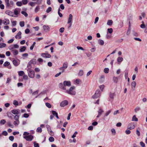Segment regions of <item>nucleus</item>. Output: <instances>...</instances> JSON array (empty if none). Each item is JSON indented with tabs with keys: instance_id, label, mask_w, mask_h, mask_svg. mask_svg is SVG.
<instances>
[{
	"instance_id": "nucleus-1",
	"label": "nucleus",
	"mask_w": 147,
	"mask_h": 147,
	"mask_svg": "<svg viewBox=\"0 0 147 147\" xmlns=\"http://www.w3.org/2000/svg\"><path fill=\"white\" fill-rule=\"evenodd\" d=\"M23 138L28 141H31L34 138V136L32 135H29V133L27 132H24L23 134Z\"/></svg>"
},
{
	"instance_id": "nucleus-2",
	"label": "nucleus",
	"mask_w": 147,
	"mask_h": 147,
	"mask_svg": "<svg viewBox=\"0 0 147 147\" xmlns=\"http://www.w3.org/2000/svg\"><path fill=\"white\" fill-rule=\"evenodd\" d=\"M75 87L74 86L71 87L69 90H66L65 92L67 94L71 95H74L76 94V92L75 90Z\"/></svg>"
},
{
	"instance_id": "nucleus-3",
	"label": "nucleus",
	"mask_w": 147,
	"mask_h": 147,
	"mask_svg": "<svg viewBox=\"0 0 147 147\" xmlns=\"http://www.w3.org/2000/svg\"><path fill=\"white\" fill-rule=\"evenodd\" d=\"M28 68V69H27V71L29 77L31 78H33L35 76L34 71L31 69V68Z\"/></svg>"
},
{
	"instance_id": "nucleus-4",
	"label": "nucleus",
	"mask_w": 147,
	"mask_h": 147,
	"mask_svg": "<svg viewBox=\"0 0 147 147\" xmlns=\"http://www.w3.org/2000/svg\"><path fill=\"white\" fill-rule=\"evenodd\" d=\"M5 5L7 7L10 8L11 7L14 5V3L12 1H11L9 2V0H5Z\"/></svg>"
},
{
	"instance_id": "nucleus-5",
	"label": "nucleus",
	"mask_w": 147,
	"mask_h": 147,
	"mask_svg": "<svg viewBox=\"0 0 147 147\" xmlns=\"http://www.w3.org/2000/svg\"><path fill=\"white\" fill-rule=\"evenodd\" d=\"M36 63V60L35 59H33L31 60L28 63L27 67L30 68L32 67V64H35Z\"/></svg>"
},
{
	"instance_id": "nucleus-6",
	"label": "nucleus",
	"mask_w": 147,
	"mask_h": 147,
	"mask_svg": "<svg viewBox=\"0 0 147 147\" xmlns=\"http://www.w3.org/2000/svg\"><path fill=\"white\" fill-rule=\"evenodd\" d=\"M63 85L64 86L63 88V90H65V86H67L68 87L70 86L71 85V83L70 81H65L63 82Z\"/></svg>"
},
{
	"instance_id": "nucleus-7",
	"label": "nucleus",
	"mask_w": 147,
	"mask_h": 147,
	"mask_svg": "<svg viewBox=\"0 0 147 147\" xmlns=\"http://www.w3.org/2000/svg\"><path fill=\"white\" fill-rule=\"evenodd\" d=\"M19 48V46L17 44H12L10 45L8 47L9 50H13L15 49H18Z\"/></svg>"
},
{
	"instance_id": "nucleus-8",
	"label": "nucleus",
	"mask_w": 147,
	"mask_h": 147,
	"mask_svg": "<svg viewBox=\"0 0 147 147\" xmlns=\"http://www.w3.org/2000/svg\"><path fill=\"white\" fill-rule=\"evenodd\" d=\"M101 92L99 90H96L94 95L92 96V97L93 98H96L100 96Z\"/></svg>"
},
{
	"instance_id": "nucleus-9",
	"label": "nucleus",
	"mask_w": 147,
	"mask_h": 147,
	"mask_svg": "<svg viewBox=\"0 0 147 147\" xmlns=\"http://www.w3.org/2000/svg\"><path fill=\"white\" fill-rule=\"evenodd\" d=\"M135 124L134 123H130L128 126V129L131 130L134 129L135 127Z\"/></svg>"
},
{
	"instance_id": "nucleus-10",
	"label": "nucleus",
	"mask_w": 147,
	"mask_h": 147,
	"mask_svg": "<svg viewBox=\"0 0 147 147\" xmlns=\"http://www.w3.org/2000/svg\"><path fill=\"white\" fill-rule=\"evenodd\" d=\"M20 111L18 109H13L11 111V113L15 115H18Z\"/></svg>"
},
{
	"instance_id": "nucleus-11",
	"label": "nucleus",
	"mask_w": 147,
	"mask_h": 147,
	"mask_svg": "<svg viewBox=\"0 0 147 147\" xmlns=\"http://www.w3.org/2000/svg\"><path fill=\"white\" fill-rule=\"evenodd\" d=\"M68 104V102L67 100H65L62 101L60 104V105L61 107H63L67 105Z\"/></svg>"
},
{
	"instance_id": "nucleus-12",
	"label": "nucleus",
	"mask_w": 147,
	"mask_h": 147,
	"mask_svg": "<svg viewBox=\"0 0 147 147\" xmlns=\"http://www.w3.org/2000/svg\"><path fill=\"white\" fill-rule=\"evenodd\" d=\"M41 55L42 57L45 58H49L51 57V55L48 53H42Z\"/></svg>"
},
{
	"instance_id": "nucleus-13",
	"label": "nucleus",
	"mask_w": 147,
	"mask_h": 147,
	"mask_svg": "<svg viewBox=\"0 0 147 147\" xmlns=\"http://www.w3.org/2000/svg\"><path fill=\"white\" fill-rule=\"evenodd\" d=\"M21 34L22 33L21 32L19 31V32L15 36V38L18 39H20L21 38Z\"/></svg>"
},
{
	"instance_id": "nucleus-14",
	"label": "nucleus",
	"mask_w": 147,
	"mask_h": 147,
	"mask_svg": "<svg viewBox=\"0 0 147 147\" xmlns=\"http://www.w3.org/2000/svg\"><path fill=\"white\" fill-rule=\"evenodd\" d=\"M5 13L6 14L12 17H13L14 14L13 12L9 10H7L5 11Z\"/></svg>"
},
{
	"instance_id": "nucleus-15",
	"label": "nucleus",
	"mask_w": 147,
	"mask_h": 147,
	"mask_svg": "<svg viewBox=\"0 0 147 147\" xmlns=\"http://www.w3.org/2000/svg\"><path fill=\"white\" fill-rule=\"evenodd\" d=\"M21 9L20 8H16L14 10V14L16 15H17L21 11Z\"/></svg>"
},
{
	"instance_id": "nucleus-16",
	"label": "nucleus",
	"mask_w": 147,
	"mask_h": 147,
	"mask_svg": "<svg viewBox=\"0 0 147 147\" xmlns=\"http://www.w3.org/2000/svg\"><path fill=\"white\" fill-rule=\"evenodd\" d=\"M73 18V16L71 14H70L69 15V18L68 19V21L67 22L68 24H69L71 22Z\"/></svg>"
},
{
	"instance_id": "nucleus-17",
	"label": "nucleus",
	"mask_w": 147,
	"mask_h": 147,
	"mask_svg": "<svg viewBox=\"0 0 147 147\" xmlns=\"http://www.w3.org/2000/svg\"><path fill=\"white\" fill-rule=\"evenodd\" d=\"M3 24L5 25H8L10 23V22L9 19H5L3 20Z\"/></svg>"
},
{
	"instance_id": "nucleus-18",
	"label": "nucleus",
	"mask_w": 147,
	"mask_h": 147,
	"mask_svg": "<svg viewBox=\"0 0 147 147\" xmlns=\"http://www.w3.org/2000/svg\"><path fill=\"white\" fill-rule=\"evenodd\" d=\"M10 50L11 51L12 53L14 55H16L18 54V52L17 50L15 49L13 50Z\"/></svg>"
},
{
	"instance_id": "nucleus-19",
	"label": "nucleus",
	"mask_w": 147,
	"mask_h": 147,
	"mask_svg": "<svg viewBox=\"0 0 147 147\" xmlns=\"http://www.w3.org/2000/svg\"><path fill=\"white\" fill-rule=\"evenodd\" d=\"M43 28L44 30L48 31H49L50 28L48 26L44 25L43 26Z\"/></svg>"
},
{
	"instance_id": "nucleus-20",
	"label": "nucleus",
	"mask_w": 147,
	"mask_h": 147,
	"mask_svg": "<svg viewBox=\"0 0 147 147\" xmlns=\"http://www.w3.org/2000/svg\"><path fill=\"white\" fill-rule=\"evenodd\" d=\"M13 63L14 65L16 66H18L20 64L19 61L16 60H13Z\"/></svg>"
},
{
	"instance_id": "nucleus-21",
	"label": "nucleus",
	"mask_w": 147,
	"mask_h": 147,
	"mask_svg": "<svg viewBox=\"0 0 147 147\" xmlns=\"http://www.w3.org/2000/svg\"><path fill=\"white\" fill-rule=\"evenodd\" d=\"M68 63L66 62H65L63 63L62 67L63 68H64V69H66L68 67Z\"/></svg>"
},
{
	"instance_id": "nucleus-22",
	"label": "nucleus",
	"mask_w": 147,
	"mask_h": 147,
	"mask_svg": "<svg viewBox=\"0 0 147 147\" xmlns=\"http://www.w3.org/2000/svg\"><path fill=\"white\" fill-rule=\"evenodd\" d=\"M131 85L132 89L135 88L136 85V82L135 81L132 82L131 83Z\"/></svg>"
},
{
	"instance_id": "nucleus-23",
	"label": "nucleus",
	"mask_w": 147,
	"mask_h": 147,
	"mask_svg": "<svg viewBox=\"0 0 147 147\" xmlns=\"http://www.w3.org/2000/svg\"><path fill=\"white\" fill-rule=\"evenodd\" d=\"M113 23V21L112 20H108L107 23V24L108 25L111 26Z\"/></svg>"
},
{
	"instance_id": "nucleus-24",
	"label": "nucleus",
	"mask_w": 147,
	"mask_h": 147,
	"mask_svg": "<svg viewBox=\"0 0 147 147\" xmlns=\"http://www.w3.org/2000/svg\"><path fill=\"white\" fill-rule=\"evenodd\" d=\"M26 49V47L25 46L21 47L20 51V52H23Z\"/></svg>"
},
{
	"instance_id": "nucleus-25",
	"label": "nucleus",
	"mask_w": 147,
	"mask_h": 147,
	"mask_svg": "<svg viewBox=\"0 0 147 147\" xmlns=\"http://www.w3.org/2000/svg\"><path fill=\"white\" fill-rule=\"evenodd\" d=\"M80 81L81 80L80 79H77L74 80V83L75 84H79Z\"/></svg>"
},
{
	"instance_id": "nucleus-26",
	"label": "nucleus",
	"mask_w": 147,
	"mask_h": 147,
	"mask_svg": "<svg viewBox=\"0 0 147 147\" xmlns=\"http://www.w3.org/2000/svg\"><path fill=\"white\" fill-rule=\"evenodd\" d=\"M113 80L114 82L117 83L118 81V78L114 76L113 78Z\"/></svg>"
},
{
	"instance_id": "nucleus-27",
	"label": "nucleus",
	"mask_w": 147,
	"mask_h": 147,
	"mask_svg": "<svg viewBox=\"0 0 147 147\" xmlns=\"http://www.w3.org/2000/svg\"><path fill=\"white\" fill-rule=\"evenodd\" d=\"M140 127H138L137 128L136 131V134L138 136H140Z\"/></svg>"
},
{
	"instance_id": "nucleus-28",
	"label": "nucleus",
	"mask_w": 147,
	"mask_h": 147,
	"mask_svg": "<svg viewBox=\"0 0 147 147\" xmlns=\"http://www.w3.org/2000/svg\"><path fill=\"white\" fill-rule=\"evenodd\" d=\"M111 110H110L107 111L105 113V116L106 117L108 116L111 112Z\"/></svg>"
},
{
	"instance_id": "nucleus-29",
	"label": "nucleus",
	"mask_w": 147,
	"mask_h": 147,
	"mask_svg": "<svg viewBox=\"0 0 147 147\" xmlns=\"http://www.w3.org/2000/svg\"><path fill=\"white\" fill-rule=\"evenodd\" d=\"M84 74V71L82 70H80L78 73V75L80 76H82Z\"/></svg>"
},
{
	"instance_id": "nucleus-30",
	"label": "nucleus",
	"mask_w": 147,
	"mask_h": 147,
	"mask_svg": "<svg viewBox=\"0 0 147 147\" xmlns=\"http://www.w3.org/2000/svg\"><path fill=\"white\" fill-rule=\"evenodd\" d=\"M115 96V94L114 93H111L109 95V97L113 99Z\"/></svg>"
},
{
	"instance_id": "nucleus-31",
	"label": "nucleus",
	"mask_w": 147,
	"mask_h": 147,
	"mask_svg": "<svg viewBox=\"0 0 147 147\" xmlns=\"http://www.w3.org/2000/svg\"><path fill=\"white\" fill-rule=\"evenodd\" d=\"M123 59L121 57H119L117 59V62L119 63L121 62L123 60Z\"/></svg>"
},
{
	"instance_id": "nucleus-32",
	"label": "nucleus",
	"mask_w": 147,
	"mask_h": 147,
	"mask_svg": "<svg viewBox=\"0 0 147 147\" xmlns=\"http://www.w3.org/2000/svg\"><path fill=\"white\" fill-rule=\"evenodd\" d=\"M98 44L101 45H102L104 44V42L102 40L99 39L98 40Z\"/></svg>"
},
{
	"instance_id": "nucleus-33",
	"label": "nucleus",
	"mask_w": 147,
	"mask_h": 147,
	"mask_svg": "<svg viewBox=\"0 0 147 147\" xmlns=\"http://www.w3.org/2000/svg\"><path fill=\"white\" fill-rule=\"evenodd\" d=\"M18 74L19 76H22L24 75V71H21L18 72Z\"/></svg>"
},
{
	"instance_id": "nucleus-34",
	"label": "nucleus",
	"mask_w": 147,
	"mask_h": 147,
	"mask_svg": "<svg viewBox=\"0 0 147 147\" xmlns=\"http://www.w3.org/2000/svg\"><path fill=\"white\" fill-rule=\"evenodd\" d=\"M16 5H17L19 7H20L22 5V1H17L16 3Z\"/></svg>"
},
{
	"instance_id": "nucleus-35",
	"label": "nucleus",
	"mask_w": 147,
	"mask_h": 147,
	"mask_svg": "<svg viewBox=\"0 0 147 147\" xmlns=\"http://www.w3.org/2000/svg\"><path fill=\"white\" fill-rule=\"evenodd\" d=\"M7 123L9 127H10L11 128H13L14 127L13 125V124H11L10 121H8L7 122Z\"/></svg>"
},
{
	"instance_id": "nucleus-36",
	"label": "nucleus",
	"mask_w": 147,
	"mask_h": 147,
	"mask_svg": "<svg viewBox=\"0 0 147 147\" xmlns=\"http://www.w3.org/2000/svg\"><path fill=\"white\" fill-rule=\"evenodd\" d=\"M103 112V111L101 108H99L98 111V114L100 115H101L102 113Z\"/></svg>"
},
{
	"instance_id": "nucleus-37",
	"label": "nucleus",
	"mask_w": 147,
	"mask_h": 147,
	"mask_svg": "<svg viewBox=\"0 0 147 147\" xmlns=\"http://www.w3.org/2000/svg\"><path fill=\"white\" fill-rule=\"evenodd\" d=\"M13 124L16 126H17L20 123L19 121H16L13 122Z\"/></svg>"
},
{
	"instance_id": "nucleus-38",
	"label": "nucleus",
	"mask_w": 147,
	"mask_h": 147,
	"mask_svg": "<svg viewBox=\"0 0 147 147\" xmlns=\"http://www.w3.org/2000/svg\"><path fill=\"white\" fill-rule=\"evenodd\" d=\"M132 121H138V118L136 117L135 115H134L132 117Z\"/></svg>"
},
{
	"instance_id": "nucleus-39",
	"label": "nucleus",
	"mask_w": 147,
	"mask_h": 147,
	"mask_svg": "<svg viewBox=\"0 0 147 147\" xmlns=\"http://www.w3.org/2000/svg\"><path fill=\"white\" fill-rule=\"evenodd\" d=\"M40 9V8L39 6H37L36 7L35 9V12L36 13H37V12H38L39 11Z\"/></svg>"
},
{
	"instance_id": "nucleus-40",
	"label": "nucleus",
	"mask_w": 147,
	"mask_h": 147,
	"mask_svg": "<svg viewBox=\"0 0 147 147\" xmlns=\"http://www.w3.org/2000/svg\"><path fill=\"white\" fill-rule=\"evenodd\" d=\"M20 25L21 27H23L24 26L25 23L23 21H21L20 22Z\"/></svg>"
},
{
	"instance_id": "nucleus-41",
	"label": "nucleus",
	"mask_w": 147,
	"mask_h": 147,
	"mask_svg": "<svg viewBox=\"0 0 147 147\" xmlns=\"http://www.w3.org/2000/svg\"><path fill=\"white\" fill-rule=\"evenodd\" d=\"M20 116L18 115H16L14 116V119L16 121H19Z\"/></svg>"
},
{
	"instance_id": "nucleus-42",
	"label": "nucleus",
	"mask_w": 147,
	"mask_h": 147,
	"mask_svg": "<svg viewBox=\"0 0 147 147\" xmlns=\"http://www.w3.org/2000/svg\"><path fill=\"white\" fill-rule=\"evenodd\" d=\"M6 46L5 44L4 43H1L0 44V48H2L5 47Z\"/></svg>"
},
{
	"instance_id": "nucleus-43",
	"label": "nucleus",
	"mask_w": 147,
	"mask_h": 147,
	"mask_svg": "<svg viewBox=\"0 0 147 147\" xmlns=\"http://www.w3.org/2000/svg\"><path fill=\"white\" fill-rule=\"evenodd\" d=\"M128 73L127 70L125 71L124 74L125 78V79H127L128 78Z\"/></svg>"
},
{
	"instance_id": "nucleus-44",
	"label": "nucleus",
	"mask_w": 147,
	"mask_h": 147,
	"mask_svg": "<svg viewBox=\"0 0 147 147\" xmlns=\"http://www.w3.org/2000/svg\"><path fill=\"white\" fill-rule=\"evenodd\" d=\"M21 13L24 15L26 17H27L28 16V14L27 13L24 11H22Z\"/></svg>"
},
{
	"instance_id": "nucleus-45",
	"label": "nucleus",
	"mask_w": 147,
	"mask_h": 147,
	"mask_svg": "<svg viewBox=\"0 0 147 147\" xmlns=\"http://www.w3.org/2000/svg\"><path fill=\"white\" fill-rule=\"evenodd\" d=\"M52 10V8L51 7H49L46 10V12L47 13H49Z\"/></svg>"
},
{
	"instance_id": "nucleus-46",
	"label": "nucleus",
	"mask_w": 147,
	"mask_h": 147,
	"mask_svg": "<svg viewBox=\"0 0 147 147\" xmlns=\"http://www.w3.org/2000/svg\"><path fill=\"white\" fill-rule=\"evenodd\" d=\"M22 5H26L28 3V1L27 0H22Z\"/></svg>"
},
{
	"instance_id": "nucleus-47",
	"label": "nucleus",
	"mask_w": 147,
	"mask_h": 147,
	"mask_svg": "<svg viewBox=\"0 0 147 147\" xmlns=\"http://www.w3.org/2000/svg\"><path fill=\"white\" fill-rule=\"evenodd\" d=\"M7 115L8 117L11 118V119H12V117L11 116V114L10 112H7Z\"/></svg>"
},
{
	"instance_id": "nucleus-48",
	"label": "nucleus",
	"mask_w": 147,
	"mask_h": 147,
	"mask_svg": "<svg viewBox=\"0 0 147 147\" xmlns=\"http://www.w3.org/2000/svg\"><path fill=\"white\" fill-rule=\"evenodd\" d=\"M49 134L51 136H53L54 135V133L51 130V129L50 130L48 131Z\"/></svg>"
},
{
	"instance_id": "nucleus-49",
	"label": "nucleus",
	"mask_w": 147,
	"mask_h": 147,
	"mask_svg": "<svg viewBox=\"0 0 147 147\" xmlns=\"http://www.w3.org/2000/svg\"><path fill=\"white\" fill-rule=\"evenodd\" d=\"M109 69L108 68H105L104 70V71L105 73H108L109 72Z\"/></svg>"
},
{
	"instance_id": "nucleus-50",
	"label": "nucleus",
	"mask_w": 147,
	"mask_h": 147,
	"mask_svg": "<svg viewBox=\"0 0 147 147\" xmlns=\"http://www.w3.org/2000/svg\"><path fill=\"white\" fill-rule=\"evenodd\" d=\"M46 106L48 108H51V105L49 103L47 102L45 103Z\"/></svg>"
},
{
	"instance_id": "nucleus-51",
	"label": "nucleus",
	"mask_w": 147,
	"mask_h": 147,
	"mask_svg": "<svg viewBox=\"0 0 147 147\" xmlns=\"http://www.w3.org/2000/svg\"><path fill=\"white\" fill-rule=\"evenodd\" d=\"M49 140L50 142H52L54 141V139L52 137H50L49 138Z\"/></svg>"
},
{
	"instance_id": "nucleus-52",
	"label": "nucleus",
	"mask_w": 147,
	"mask_h": 147,
	"mask_svg": "<svg viewBox=\"0 0 147 147\" xmlns=\"http://www.w3.org/2000/svg\"><path fill=\"white\" fill-rule=\"evenodd\" d=\"M10 64V63L8 61H6L3 64V65L5 66H7L9 65Z\"/></svg>"
},
{
	"instance_id": "nucleus-53",
	"label": "nucleus",
	"mask_w": 147,
	"mask_h": 147,
	"mask_svg": "<svg viewBox=\"0 0 147 147\" xmlns=\"http://www.w3.org/2000/svg\"><path fill=\"white\" fill-rule=\"evenodd\" d=\"M36 131L38 132H41L42 131L41 128V127H38L36 129Z\"/></svg>"
},
{
	"instance_id": "nucleus-54",
	"label": "nucleus",
	"mask_w": 147,
	"mask_h": 147,
	"mask_svg": "<svg viewBox=\"0 0 147 147\" xmlns=\"http://www.w3.org/2000/svg\"><path fill=\"white\" fill-rule=\"evenodd\" d=\"M132 33L133 35L135 36H138V34L134 30L132 31Z\"/></svg>"
},
{
	"instance_id": "nucleus-55",
	"label": "nucleus",
	"mask_w": 147,
	"mask_h": 147,
	"mask_svg": "<svg viewBox=\"0 0 147 147\" xmlns=\"http://www.w3.org/2000/svg\"><path fill=\"white\" fill-rule=\"evenodd\" d=\"M142 24L140 25V27L141 28L143 29L145 27V25L144 24V22L142 21Z\"/></svg>"
},
{
	"instance_id": "nucleus-56",
	"label": "nucleus",
	"mask_w": 147,
	"mask_h": 147,
	"mask_svg": "<svg viewBox=\"0 0 147 147\" xmlns=\"http://www.w3.org/2000/svg\"><path fill=\"white\" fill-rule=\"evenodd\" d=\"M6 121L5 119H2L1 120L0 123L1 124L4 125L6 123Z\"/></svg>"
},
{
	"instance_id": "nucleus-57",
	"label": "nucleus",
	"mask_w": 147,
	"mask_h": 147,
	"mask_svg": "<svg viewBox=\"0 0 147 147\" xmlns=\"http://www.w3.org/2000/svg\"><path fill=\"white\" fill-rule=\"evenodd\" d=\"M108 33L109 32L110 34H111L113 32V30L112 28H108L107 29Z\"/></svg>"
},
{
	"instance_id": "nucleus-58",
	"label": "nucleus",
	"mask_w": 147,
	"mask_h": 147,
	"mask_svg": "<svg viewBox=\"0 0 147 147\" xmlns=\"http://www.w3.org/2000/svg\"><path fill=\"white\" fill-rule=\"evenodd\" d=\"M2 135H4L5 136H7L8 135V133L7 131H4L2 132Z\"/></svg>"
},
{
	"instance_id": "nucleus-59",
	"label": "nucleus",
	"mask_w": 147,
	"mask_h": 147,
	"mask_svg": "<svg viewBox=\"0 0 147 147\" xmlns=\"http://www.w3.org/2000/svg\"><path fill=\"white\" fill-rule=\"evenodd\" d=\"M99 87L100 89L102 91L105 87V86L104 85H102L99 86Z\"/></svg>"
},
{
	"instance_id": "nucleus-60",
	"label": "nucleus",
	"mask_w": 147,
	"mask_h": 147,
	"mask_svg": "<svg viewBox=\"0 0 147 147\" xmlns=\"http://www.w3.org/2000/svg\"><path fill=\"white\" fill-rule=\"evenodd\" d=\"M51 112L53 115L54 116H56V115H57L58 114L57 113L54 111H51Z\"/></svg>"
},
{
	"instance_id": "nucleus-61",
	"label": "nucleus",
	"mask_w": 147,
	"mask_h": 147,
	"mask_svg": "<svg viewBox=\"0 0 147 147\" xmlns=\"http://www.w3.org/2000/svg\"><path fill=\"white\" fill-rule=\"evenodd\" d=\"M17 22L16 21H13L11 22L13 26H15L16 25Z\"/></svg>"
},
{
	"instance_id": "nucleus-62",
	"label": "nucleus",
	"mask_w": 147,
	"mask_h": 147,
	"mask_svg": "<svg viewBox=\"0 0 147 147\" xmlns=\"http://www.w3.org/2000/svg\"><path fill=\"white\" fill-rule=\"evenodd\" d=\"M28 4L32 7H34L35 5V3L33 2H30Z\"/></svg>"
},
{
	"instance_id": "nucleus-63",
	"label": "nucleus",
	"mask_w": 147,
	"mask_h": 147,
	"mask_svg": "<svg viewBox=\"0 0 147 147\" xmlns=\"http://www.w3.org/2000/svg\"><path fill=\"white\" fill-rule=\"evenodd\" d=\"M140 110V108L139 107H137L136 108L134 109V111L136 112H137Z\"/></svg>"
},
{
	"instance_id": "nucleus-64",
	"label": "nucleus",
	"mask_w": 147,
	"mask_h": 147,
	"mask_svg": "<svg viewBox=\"0 0 147 147\" xmlns=\"http://www.w3.org/2000/svg\"><path fill=\"white\" fill-rule=\"evenodd\" d=\"M111 131L113 135H115V134L116 131L113 128L111 129Z\"/></svg>"
}]
</instances>
